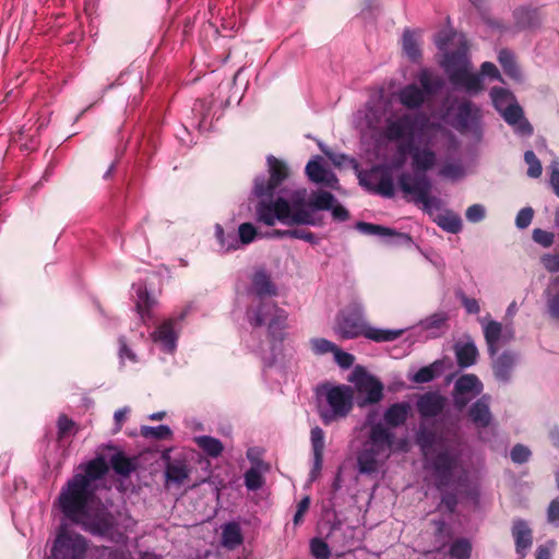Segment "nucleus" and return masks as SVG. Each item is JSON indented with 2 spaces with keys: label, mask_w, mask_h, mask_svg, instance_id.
Masks as SVG:
<instances>
[{
  "label": "nucleus",
  "mask_w": 559,
  "mask_h": 559,
  "mask_svg": "<svg viewBox=\"0 0 559 559\" xmlns=\"http://www.w3.org/2000/svg\"><path fill=\"white\" fill-rule=\"evenodd\" d=\"M485 338L488 345V350L491 356H495L498 346L501 343H507L513 338V330L511 325L504 328L497 321H488L483 325Z\"/></svg>",
  "instance_id": "a211bd4d"
},
{
  "label": "nucleus",
  "mask_w": 559,
  "mask_h": 559,
  "mask_svg": "<svg viewBox=\"0 0 559 559\" xmlns=\"http://www.w3.org/2000/svg\"><path fill=\"white\" fill-rule=\"evenodd\" d=\"M87 544L83 536L62 531L58 534L51 550L52 559H84Z\"/></svg>",
  "instance_id": "4468645a"
},
{
  "label": "nucleus",
  "mask_w": 559,
  "mask_h": 559,
  "mask_svg": "<svg viewBox=\"0 0 559 559\" xmlns=\"http://www.w3.org/2000/svg\"><path fill=\"white\" fill-rule=\"evenodd\" d=\"M448 122L461 133L471 134L475 141L483 136V112L479 106L468 99L453 102L445 110Z\"/></svg>",
  "instance_id": "1a4fd4ad"
},
{
  "label": "nucleus",
  "mask_w": 559,
  "mask_h": 559,
  "mask_svg": "<svg viewBox=\"0 0 559 559\" xmlns=\"http://www.w3.org/2000/svg\"><path fill=\"white\" fill-rule=\"evenodd\" d=\"M350 382L355 384V389L360 396L358 405L377 404L383 397V384L374 376L368 373L364 368L356 367L350 376Z\"/></svg>",
  "instance_id": "ddd939ff"
},
{
  "label": "nucleus",
  "mask_w": 559,
  "mask_h": 559,
  "mask_svg": "<svg viewBox=\"0 0 559 559\" xmlns=\"http://www.w3.org/2000/svg\"><path fill=\"white\" fill-rule=\"evenodd\" d=\"M516 357L510 352L501 354L493 361V372L499 381L507 382L511 377V371L515 365Z\"/></svg>",
  "instance_id": "cd10ccee"
},
{
  "label": "nucleus",
  "mask_w": 559,
  "mask_h": 559,
  "mask_svg": "<svg viewBox=\"0 0 559 559\" xmlns=\"http://www.w3.org/2000/svg\"><path fill=\"white\" fill-rule=\"evenodd\" d=\"M258 230L251 223H242L238 227V241L239 247L247 246L255 240Z\"/></svg>",
  "instance_id": "37998d69"
},
{
  "label": "nucleus",
  "mask_w": 559,
  "mask_h": 559,
  "mask_svg": "<svg viewBox=\"0 0 559 559\" xmlns=\"http://www.w3.org/2000/svg\"><path fill=\"white\" fill-rule=\"evenodd\" d=\"M399 103L407 109H419L428 95L417 84L412 83L396 92Z\"/></svg>",
  "instance_id": "412c9836"
},
{
  "label": "nucleus",
  "mask_w": 559,
  "mask_h": 559,
  "mask_svg": "<svg viewBox=\"0 0 559 559\" xmlns=\"http://www.w3.org/2000/svg\"><path fill=\"white\" fill-rule=\"evenodd\" d=\"M411 411L407 402L394 403L384 411L383 420L378 418L377 411H370L365 421L354 429L349 447L360 474H378L394 452L405 450L406 441H397L393 428L404 425Z\"/></svg>",
  "instance_id": "f03ea898"
},
{
  "label": "nucleus",
  "mask_w": 559,
  "mask_h": 559,
  "mask_svg": "<svg viewBox=\"0 0 559 559\" xmlns=\"http://www.w3.org/2000/svg\"><path fill=\"white\" fill-rule=\"evenodd\" d=\"M335 362L343 369H347L353 366L355 357L346 352H343L340 347L336 346V349L333 352Z\"/></svg>",
  "instance_id": "5fc2aeb1"
},
{
  "label": "nucleus",
  "mask_w": 559,
  "mask_h": 559,
  "mask_svg": "<svg viewBox=\"0 0 559 559\" xmlns=\"http://www.w3.org/2000/svg\"><path fill=\"white\" fill-rule=\"evenodd\" d=\"M243 542L241 527L237 522H228L222 526V545L233 550Z\"/></svg>",
  "instance_id": "bb28decb"
},
{
  "label": "nucleus",
  "mask_w": 559,
  "mask_h": 559,
  "mask_svg": "<svg viewBox=\"0 0 559 559\" xmlns=\"http://www.w3.org/2000/svg\"><path fill=\"white\" fill-rule=\"evenodd\" d=\"M286 235L289 238L301 239V240H305V241L310 242V243H316L317 242L316 236L312 233L307 231V230L292 229V231L286 233Z\"/></svg>",
  "instance_id": "052dcab7"
},
{
  "label": "nucleus",
  "mask_w": 559,
  "mask_h": 559,
  "mask_svg": "<svg viewBox=\"0 0 559 559\" xmlns=\"http://www.w3.org/2000/svg\"><path fill=\"white\" fill-rule=\"evenodd\" d=\"M245 485L249 490H258L263 485V477L261 473L252 467L245 474Z\"/></svg>",
  "instance_id": "8fccbe9b"
},
{
  "label": "nucleus",
  "mask_w": 559,
  "mask_h": 559,
  "mask_svg": "<svg viewBox=\"0 0 559 559\" xmlns=\"http://www.w3.org/2000/svg\"><path fill=\"white\" fill-rule=\"evenodd\" d=\"M498 61L507 75L515 81L522 80L521 70L519 69L514 56L511 51L502 49L499 52Z\"/></svg>",
  "instance_id": "473e14b6"
},
{
  "label": "nucleus",
  "mask_w": 559,
  "mask_h": 559,
  "mask_svg": "<svg viewBox=\"0 0 559 559\" xmlns=\"http://www.w3.org/2000/svg\"><path fill=\"white\" fill-rule=\"evenodd\" d=\"M524 160L528 165L527 175L531 178H538L542 175L543 167L539 159L536 157L533 151H526L524 154Z\"/></svg>",
  "instance_id": "a18cd8bd"
},
{
  "label": "nucleus",
  "mask_w": 559,
  "mask_h": 559,
  "mask_svg": "<svg viewBox=\"0 0 559 559\" xmlns=\"http://www.w3.org/2000/svg\"><path fill=\"white\" fill-rule=\"evenodd\" d=\"M310 439L313 452H317L318 454L323 452L324 431L320 427H314L311 429Z\"/></svg>",
  "instance_id": "864d4df0"
},
{
  "label": "nucleus",
  "mask_w": 559,
  "mask_h": 559,
  "mask_svg": "<svg viewBox=\"0 0 559 559\" xmlns=\"http://www.w3.org/2000/svg\"><path fill=\"white\" fill-rule=\"evenodd\" d=\"M356 228H357V230H359L360 233H362L365 235L380 236V237L396 236L406 243L412 242V238L407 234L396 233L394 229L383 227L380 225L359 222L356 224Z\"/></svg>",
  "instance_id": "393cba45"
},
{
  "label": "nucleus",
  "mask_w": 559,
  "mask_h": 559,
  "mask_svg": "<svg viewBox=\"0 0 559 559\" xmlns=\"http://www.w3.org/2000/svg\"><path fill=\"white\" fill-rule=\"evenodd\" d=\"M483 384L475 374H464L460 377L454 385L453 400L457 408L462 409L467 403L480 394Z\"/></svg>",
  "instance_id": "dca6fc26"
},
{
  "label": "nucleus",
  "mask_w": 559,
  "mask_h": 559,
  "mask_svg": "<svg viewBox=\"0 0 559 559\" xmlns=\"http://www.w3.org/2000/svg\"><path fill=\"white\" fill-rule=\"evenodd\" d=\"M554 285H549L545 290L547 312L550 318L559 321V292L552 290Z\"/></svg>",
  "instance_id": "ea45409f"
},
{
  "label": "nucleus",
  "mask_w": 559,
  "mask_h": 559,
  "mask_svg": "<svg viewBox=\"0 0 559 559\" xmlns=\"http://www.w3.org/2000/svg\"><path fill=\"white\" fill-rule=\"evenodd\" d=\"M130 409L129 407H123L115 412L114 419L116 424V431H119L123 425V423L127 419V416L129 414Z\"/></svg>",
  "instance_id": "69168bd1"
},
{
  "label": "nucleus",
  "mask_w": 559,
  "mask_h": 559,
  "mask_svg": "<svg viewBox=\"0 0 559 559\" xmlns=\"http://www.w3.org/2000/svg\"><path fill=\"white\" fill-rule=\"evenodd\" d=\"M437 224L445 231L457 234L462 229V219L461 217L450 211H445L441 213L436 218Z\"/></svg>",
  "instance_id": "c9c22d12"
},
{
  "label": "nucleus",
  "mask_w": 559,
  "mask_h": 559,
  "mask_svg": "<svg viewBox=\"0 0 559 559\" xmlns=\"http://www.w3.org/2000/svg\"><path fill=\"white\" fill-rule=\"evenodd\" d=\"M435 442L436 436L430 431L423 430L417 436V443L424 456L431 460L433 473L438 478V487L441 488L450 483L452 473L457 465V456L448 450H443L432 459Z\"/></svg>",
  "instance_id": "9d476101"
},
{
  "label": "nucleus",
  "mask_w": 559,
  "mask_h": 559,
  "mask_svg": "<svg viewBox=\"0 0 559 559\" xmlns=\"http://www.w3.org/2000/svg\"><path fill=\"white\" fill-rule=\"evenodd\" d=\"M531 456V451L523 444H516L510 452L511 460L516 464L525 463Z\"/></svg>",
  "instance_id": "3c124183"
},
{
  "label": "nucleus",
  "mask_w": 559,
  "mask_h": 559,
  "mask_svg": "<svg viewBox=\"0 0 559 559\" xmlns=\"http://www.w3.org/2000/svg\"><path fill=\"white\" fill-rule=\"evenodd\" d=\"M512 536L515 540L516 552L521 558L525 557L532 546V531L523 520H515L512 527Z\"/></svg>",
  "instance_id": "5701e85b"
},
{
  "label": "nucleus",
  "mask_w": 559,
  "mask_h": 559,
  "mask_svg": "<svg viewBox=\"0 0 559 559\" xmlns=\"http://www.w3.org/2000/svg\"><path fill=\"white\" fill-rule=\"evenodd\" d=\"M334 332L341 338L350 340L365 336L373 342H392L402 336L405 329H379L369 325L364 318L360 302L354 301L336 317Z\"/></svg>",
  "instance_id": "0eeeda50"
},
{
  "label": "nucleus",
  "mask_w": 559,
  "mask_h": 559,
  "mask_svg": "<svg viewBox=\"0 0 559 559\" xmlns=\"http://www.w3.org/2000/svg\"><path fill=\"white\" fill-rule=\"evenodd\" d=\"M447 145L449 150L457 148V140L450 132L443 129L421 131L407 146L414 173H403L399 177L401 190L428 212L438 207L440 201L430 195L431 182L426 173L437 165L438 155L442 156Z\"/></svg>",
  "instance_id": "20e7f679"
},
{
  "label": "nucleus",
  "mask_w": 559,
  "mask_h": 559,
  "mask_svg": "<svg viewBox=\"0 0 559 559\" xmlns=\"http://www.w3.org/2000/svg\"><path fill=\"white\" fill-rule=\"evenodd\" d=\"M310 551L316 559H329L331 555L328 544L320 538L311 539Z\"/></svg>",
  "instance_id": "de8ad7c7"
},
{
  "label": "nucleus",
  "mask_w": 559,
  "mask_h": 559,
  "mask_svg": "<svg viewBox=\"0 0 559 559\" xmlns=\"http://www.w3.org/2000/svg\"><path fill=\"white\" fill-rule=\"evenodd\" d=\"M485 207L481 204H473L467 207L465 216L471 223H478L485 217Z\"/></svg>",
  "instance_id": "13d9d810"
},
{
  "label": "nucleus",
  "mask_w": 559,
  "mask_h": 559,
  "mask_svg": "<svg viewBox=\"0 0 559 559\" xmlns=\"http://www.w3.org/2000/svg\"><path fill=\"white\" fill-rule=\"evenodd\" d=\"M197 445L202 449L209 456L217 457L224 450L223 443L211 436H199L194 438Z\"/></svg>",
  "instance_id": "f704fd0d"
},
{
  "label": "nucleus",
  "mask_w": 559,
  "mask_h": 559,
  "mask_svg": "<svg viewBox=\"0 0 559 559\" xmlns=\"http://www.w3.org/2000/svg\"><path fill=\"white\" fill-rule=\"evenodd\" d=\"M179 331L178 320L169 318L156 326L151 340L162 352L173 354L177 348Z\"/></svg>",
  "instance_id": "2eb2a0df"
},
{
  "label": "nucleus",
  "mask_w": 559,
  "mask_h": 559,
  "mask_svg": "<svg viewBox=\"0 0 559 559\" xmlns=\"http://www.w3.org/2000/svg\"><path fill=\"white\" fill-rule=\"evenodd\" d=\"M372 177L377 180V192L383 197L394 195V183L390 175L378 176V169L373 171Z\"/></svg>",
  "instance_id": "a19ab883"
},
{
  "label": "nucleus",
  "mask_w": 559,
  "mask_h": 559,
  "mask_svg": "<svg viewBox=\"0 0 559 559\" xmlns=\"http://www.w3.org/2000/svg\"><path fill=\"white\" fill-rule=\"evenodd\" d=\"M534 216V211L532 207H524L520 210L515 217V225L520 229H524L530 226Z\"/></svg>",
  "instance_id": "6e6d98bb"
},
{
  "label": "nucleus",
  "mask_w": 559,
  "mask_h": 559,
  "mask_svg": "<svg viewBox=\"0 0 559 559\" xmlns=\"http://www.w3.org/2000/svg\"><path fill=\"white\" fill-rule=\"evenodd\" d=\"M402 45L404 52L409 59L413 61L419 59L420 49L414 33L405 31L402 38Z\"/></svg>",
  "instance_id": "4c0bfd02"
},
{
  "label": "nucleus",
  "mask_w": 559,
  "mask_h": 559,
  "mask_svg": "<svg viewBox=\"0 0 559 559\" xmlns=\"http://www.w3.org/2000/svg\"><path fill=\"white\" fill-rule=\"evenodd\" d=\"M306 174L310 181L321 185L331 189H338V179L336 176L324 165L321 156H316L310 159L306 165Z\"/></svg>",
  "instance_id": "f3484780"
},
{
  "label": "nucleus",
  "mask_w": 559,
  "mask_h": 559,
  "mask_svg": "<svg viewBox=\"0 0 559 559\" xmlns=\"http://www.w3.org/2000/svg\"><path fill=\"white\" fill-rule=\"evenodd\" d=\"M533 239L544 248H549L555 240V235L550 231L536 228L533 230Z\"/></svg>",
  "instance_id": "603ef678"
},
{
  "label": "nucleus",
  "mask_w": 559,
  "mask_h": 559,
  "mask_svg": "<svg viewBox=\"0 0 559 559\" xmlns=\"http://www.w3.org/2000/svg\"><path fill=\"white\" fill-rule=\"evenodd\" d=\"M445 405L443 396L437 393H426L417 401V408L421 417L430 418L439 415Z\"/></svg>",
  "instance_id": "4be33fe9"
},
{
  "label": "nucleus",
  "mask_w": 559,
  "mask_h": 559,
  "mask_svg": "<svg viewBox=\"0 0 559 559\" xmlns=\"http://www.w3.org/2000/svg\"><path fill=\"white\" fill-rule=\"evenodd\" d=\"M267 176L259 175L253 180L252 194L257 198L255 217L259 223L274 226L276 222L293 225H316L313 211H331L334 219L343 222L348 218V211L337 203L326 191L313 193L309 209L305 207L307 190L298 189L292 194V203L280 195L282 185L288 179L290 170L285 160L273 155L266 157Z\"/></svg>",
  "instance_id": "f257e3e1"
},
{
  "label": "nucleus",
  "mask_w": 559,
  "mask_h": 559,
  "mask_svg": "<svg viewBox=\"0 0 559 559\" xmlns=\"http://www.w3.org/2000/svg\"><path fill=\"white\" fill-rule=\"evenodd\" d=\"M309 504H310L309 497L302 498L301 501L298 503V509H297V511H296V513L294 515L295 524L299 523V521L301 520L304 513L308 510Z\"/></svg>",
  "instance_id": "774afa93"
},
{
  "label": "nucleus",
  "mask_w": 559,
  "mask_h": 559,
  "mask_svg": "<svg viewBox=\"0 0 559 559\" xmlns=\"http://www.w3.org/2000/svg\"><path fill=\"white\" fill-rule=\"evenodd\" d=\"M120 343V349H119V356L121 360L129 359L130 361H135V354L127 346L124 340L121 337L119 340Z\"/></svg>",
  "instance_id": "338daca9"
},
{
  "label": "nucleus",
  "mask_w": 559,
  "mask_h": 559,
  "mask_svg": "<svg viewBox=\"0 0 559 559\" xmlns=\"http://www.w3.org/2000/svg\"><path fill=\"white\" fill-rule=\"evenodd\" d=\"M418 81L420 88L425 91L426 95L431 94L440 87V83L435 81L431 73L428 70H421L418 74Z\"/></svg>",
  "instance_id": "c03bdc74"
},
{
  "label": "nucleus",
  "mask_w": 559,
  "mask_h": 559,
  "mask_svg": "<svg viewBox=\"0 0 559 559\" xmlns=\"http://www.w3.org/2000/svg\"><path fill=\"white\" fill-rule=\"evenodd\" d=\"M477 348L471 343H461L455 346V355L457 359V364L462 368L469 367L476 362L477 358Z\"/></svg>",
  "instance_id": "7c9ffc66"
},
{
  "label": "nucleus",
  "mask_w": 559,
  "mask_h": 559,
  "mask_svg": "<svg viewBox=\"0 0 559 559\" xmlns=\"http://www.w3.org/2000/svg\"><path fill=\"white\" fill-rule=\"evenodd\" d=\"M74 423L69 419L67 416H60L58 419V433L59 437L62 438L71 433L73 429Z\"/></svg>",
  "instance_id": "680f3d73"
},
{
  "label": "nucleus",
  "mask_w": 559,
  "mask_h": 559,
  "mask_svg": "<svg viewBox=\"0 0 559 559\" xmlns=\"http://www.w3.org/2000/svg\"><path fill=\"white\" fill-rule=\"evenodd\" d=\"M515 25L518 28H530L538 25L542 16L536 9L521 8L514 12Z\"/></svg>",
  "instance_id": "c756f323"
},
{
  "label": "nucleus",
  "mask_w": 559,
  "mask_h": 559,
  "mask_svg": "<svg viewBox=\"0 0 559 559\" xmlns=\"http://www.w3.org/2000/svg\"><path fill=\"white\" fill-rule=\"evenodd\" d=\"M318 413L324 425L347 417L354 405V391L346 384L325 383L317 389Z\"/></svg>",
  "instance_id": "6e6552de"
},
{
  "label": "nucleus",
  "mask_w": 559,
  "mask_h": 559,
  "mask_svg": "<svg viewBox=\"0 0 559 559\" xmlns=\"http://www.w3.org/2000/svg\"><path fill=\"white\" fill-rule=\"evenodd\" d=\"M447 317L442 313H435L420 322V328L427 332V336L437 337L441 334Z\"/></svg>",
  "instance_id": "e433bc0d"
},
{
  "label": "nucleus",
  "mask_w": 559,
  "mask_h": 559,
  "mask_svg": "<svg viewBox=\"0 0 559 559\" xmlns=\"http://www.w3.org/2000/svg\"><path fill=\"white\" fill-rule=\"evenodd\" d=\"M214 231L222 253L236 251L240 248L237 236L233 233L225 234L221 224H215Z\"/></svg>",
  "instance_id": "2f4dec72"
},
{
  "label": "nucleus",
  "mask_w": 559,
  "mask_h": 559,
  "mask_svg": "<svg viewBox=\"0 0 559 559\" xmlns=\"http://www.w3.org/2000/svg\"><path fill=\"white\" fill-rule=\"evenodd\" d=\"M489 399L483 396L469 408V417L477 427H487L491 420Z\"/></svg>",
  "instance_id": "a878e982"
},
{
  "label": "nucleus",
  "mask_w": 559,
  "mask_h": 559,
  "mask_svg": "<svg viewBox=\"0 0 559 559\" xmlns=\"http://www.w3.org/2000/svg\"><path fill=\"white\" fill-rule=\"evenodd\" d=\"M547 519L550 523L559 524V500H552L547 510Z\"/></svg>",
  "instance_id": "0e129e2a"
},
{
  "label": "nucleus",
  "mask_w": 559,
  "mask_h": 559,
  "mask_svg": "<svg viewBox=\"0 0 559 559\" xmlns=\"http://www.w3.org/2000/svg\"><path fill=\"white\" fill-rule=\"evenodd\" d=\"M309 343L312 352L319 356L328 353L333 354L334 349H336V345L334 343L321 337L311 338Z\"/></svg>",
  "instance_id": "49530a36"
},
{
  "label": "nucleus",
  "mask_w": 559,
  "mask_h": 559,
  "mask_svg": "<svg viewBox=\"0 0 559 559\" xmlns=\"http://www.w3.org/2000/svg\"><path fill=\"white\" fill-rule=\"evenodd\" d=\"M322 152L328 156V158L335 165V166H344L346 164H353L354 159L349 158L345 154L341 153H334L332 151H329L321 146Z\"/></svg>",
  "instance_id": "bf43d9fd"
},
{
  "label": "nucleus",
  "mask_w": 559,
  "mask_h": 559,
  "mask_svg": "<svg viewBox=\"0 0 559 559\" xmlns=\"http://www.w3.org/2000/svg\"><path fill=\"white\" fill-rule=\"evenodd\" d=\"M418 119L419 116L408 112H393L385 118L384 124L379 131V136L389 142L408 141L411 143L418 135Z\"/></svg>",
  "instance_id": "f8f14e48"
},
{
  "label": "nucleus",
  "mask_w": 559,
  "mask_h": 559,
  "mask_svg": "<svg viewBox=\"0 0 559 559\" xmlns=\"http://www.w3.org/2000/svg\"><path fill=\"white\" fill-rule=\"evenodd\" d=\"M110 464L112 469L122 476H128L135 468L133 462L121 453L112 455L110 459Z\"/></svg>",
  "instance_id": "58836bf2"
},
{
  "label": "nucleus",
  "mask_w": 559,
  "mask_h": 559,
  "mask_svg": "<svg viewBox=\"0 0 559 559\" xmlns=\"http://www.w3.org/2000/svg\"><path fill=\"white\" fill-rule=\"evenodd\" d=\"M383 111L380 107L374 105H367L364 109L358 110L354 117V123L360 132L380 131Z\"/></svg>",
  "instance_id": "6ab92c4d"
},
{
  "label": "nucleus",
  "mask_w": 559,
  "mask_h": 559,
  "mask_svg": "<svg viewBox=\"0 0 559 559\" xmlns=\"http://www.w3.org/2000/svg\"><path fill=\"white\" fill-rule=\"evenodd\" d=\"M471 551L472 545L465 538L454 540L450 547V555L455 559H469Z\"/></svg>",
  "instance_id": "79ce46f5"
},
{
  "label": "nucleus",
  "mask_w": 559,
  "mask_h": 559,
  "mask_svg": "<svg viewBox=\"0 0 559 559\" xmlns=\"http://www.w3.org/2000/svg\"><path fill=\"white\" fill-rule=\"evenodd\" d=\"M490 97L495 108L501 114L506 122L513 127L515 133L521 136H530L533 133L531 123L524 118L522 108L510 91L493 87L490 91Z\"/></svg>",
  "instance_id": "9b49d317"
},
{
  "label": "nucleus",
  "mask_w": 559,
  "mask_h": 559,
  "mask_svg": "<svg viewBox=\"0 0 559 559\" xmlns=\"http://www.w3.org/2000/svg\"><path fill=\"white\" fill-rule=\"evenodd\" d=\"M442 370L443 362L441 360H436L429 366L420 368L411 377V380L415 383H427L440 374Z\"/></svg>",
  "instance_id": "72a5a7b5"
},
{
  "label": "nucleus",
  "mask_w": 559,
  "mask_h": 559,
  "mask_svg": "<svg viewBox=\"0 0 559 559\" xmlns=\"http://www.w3.org/2000/svg\"><path fill=\"white\" fill-rule=\"evenodd\" d=\"M135 292V307L141 320L145 323L151 319L150 310L155 305V300L151 297L146 290V287L142 283L134 284L132 286Z\"/></svg>",
  "instance_id": "b1692460"
},
{
  "label": "nucleus",
  "mask_w": 559,
  "mask_h": 559,
  "mask_svg": "<svg viewBox=\"0 0 559 559\" xmlns=\"http://www.w3.org/2000/svg\"><path fill=\"white\" fill-rule=\"evenodd\" d=\"M248 294L259 300L255 307H251L247 312L248 321L253 326H267V337L271 344L270 356H264V361L271 366L283 356V342L285 340L287 328V312L277 307L267 297L276 296L277 288L273 283L271 275L263 269L255 270L251 275V283Z\"/></svg>",
  "instance_id": "423d86ee"
},
{
  "label": "nucleus",
  "mask_w": 559,
  "mask_h": 559,
  "mask_svg": "<svg viewBox=\"0 0 559 559\" xmlns=\"http://www.w3.org/2000/svg\"><path fill=\"white\" fill-rule=\"evenodd\" d=\"M459 151V143L456 151H454L453 148L449 150V146H445L444 152L442 154L445 160L439 170V175L441 177L455 181L462 179L465 176V168L462 164Z\"/></svg>",
  "instance_id": "aec40b11"
},
{
  "label": "nucleus",
  "mask_w": 559,
  "mask_h": 559,
  "mask_svg": "<svg viewBox=\"0 0 559 559\" xmlns=\"http://www.w3.org/2000/svg\"><path fill=\"white\" fill-rule=\"evenodd\" d=\"M108 466L103 459H95L76 473L62 488L58 504L70 521L92 533H103L110 526L104 504L95 496L94 483L100 479Z\"/></svg>",
  "instance_id": "7ed1b4c3"
},
{
  "label": "nucleus",
  "mask_w": 559,
  "mask_h": 559,
  "mask_svg": "<svg viewBox=\"0 0 559 559\" xmlns=\"http://www.w3.org/2000/svg\"><path fill=\"white\" fill-rule=\"evenodd\" d=\"M542 264L550 273L559 272V252L546 253L540 258Z\"/></svg>",
  "instance_id": "4d7b16f0"
},
{
  "label": "nucleus",
  "mask_w": 559,
  "mask_h": 559,
  "mask_svg": "<svg viewBox=\"0 0 559 559\" xmlns=\"http://www.w3.org/2000/svg\"><path fill=\"white\" fill-rule=\"evenodd\" d=\"M435 44L440 51L444 52L440 64L455 88L473 96L484 90L483 76L502 81L498 68L492 62H484L480 74L473 71L464 35L451 29L442 31L435 37Z\"/></svg>",
  "instance_id": "39448f33"
},
{
  "label": "nucleus",
  "mask_w": 559,
  "mask_h": 559,
  "mask_svg": "<svg viewBox=\"0 0 559 559\" xmlns=\"http://www.w3.org/2000/svg\"><path fill=\"white\" fill-rule=\"evenodd\" d=\"M190 469L183 461H174L166 466L165 475L168 484L181 486L189 478Z\"/></svg>",
  "instance_id": "c85d7f7f"
},
{
  "label": "nucleus",
  "mask_w": 559,
  "mask_h": 559,
  "mask_svg": "<svg viewBox=\"0 0 559 559\" xmlns=\"http://www.w3.org/2000/svg\"><path fill=\"white\" fill-rule=\"evenodd\" d=\"M142 435L146 438L167 439L171 436V430L168 426L160 425L158 427H142Z\"/></svg>",
  "instance_id": "09e8293b"
},
{
  "label": "nucleus",
  "mask_w": 559,
  "mask_h": 559,
  "mask_svg": "<svg viewBox=\"0 0 559 559\" xmlns=\"http://www.w3.org/2000/svg\"><path fill=\"white\" fill-rule=\"evenodd\" d=\"M550 167L551 174L549 182L554 190V193L559 198V162L554 160Z\"/></svg>",
  "instance_id": "e2e57ef3"
}]
</instances>
